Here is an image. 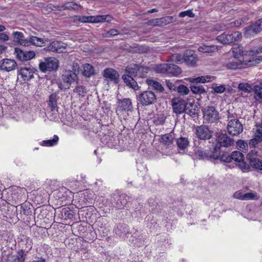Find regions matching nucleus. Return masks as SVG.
I'll return each mask as SVG.
<instances>
[{
  "label": "nucleus",
  "instance_id": "obj_31",
  "mask_svg": "<svg viewBox=\"0 0 262 262\" xmlns=\"http://www.w3.org/2000/svg\"><path fill=\"white\" fill-rule=\"evenodd\" d=\"M213 77H212L213 78ZM211 76L207 75L205 76H199L196 78H188L187 80L189 82H196L200 83H204L211 80Z\"/></svg>",
  "mask_w": 262,
  "mask_h": 262
},
{
  "label": "nucleus",
  "instance_id": "obj_9",
  "mask_svg": "<svg viewBox=\"0 0 262 262\" xmlns=\"http://www.w3.org/2000/svg\"><path fill=\"white\" fill-rule=\"evenodd\" d=\"M227 129L230 135L237 136L243 132V126L237 119H232L228 121Z\"/></svg>",
  "mask_w": 262,
  "mask_h": 262
},
{
  "label": "nucleus",
  "instance_id": "obj_50",
  "mask_svg": "<svg viewBox=\"0 0 262 262\" xmlns=\"http://www.w3.org/2000/svg\"><path fill=\"white\" fill-rule=\"evenodd\" d=\"M148 203L150 207L151 208V210L152 211L158 212L160 211V205L158 203H156L154 199H149L148 200Z\"/></svg>",
  "mask_w": 262,
  "mask_h": 262
},
{
  "label": "nucleus",
  "instance_id": "obj_15",
  "mask_svg": "<svg viewBox=\"0 0 262 262\" xmlns=\"http://www.w3.org/2000/svg\"><path fill=\"white\" fill-rule=\"evenodd\" d=\"M199 106V103L187 102L184 113L192 118L198 117L200 111Z\"/></svg>",
  "mask_w": 262,
  "mask_h": 262
},
{
  "label": "nucleus",
  "instance_id": "obj_57",
  "mask_svg": "<svg viewBox=\"0 0 262 262\" xmlns=\"http://www.w3.org/2000/svg\"><path fill=\"white\" fill-rule=\"evenodd\" d=\"M247 20H248V19H247L246 18H242L241 19L236 20L234 22L231 23L230 24V27H238L241 26L242 25L245 24Z\"/></svg>",
  "mask_w": 262,
  "mask_h": 262
},
{
  "label": "nucleus",
  "instance_id": "obj_33",
  "mask_svg": "<svg viewBox=\"0 0 262 262\" xmlns=\"http://www.w3.org/2000/svg\"><path fill=\"white\" fill-rule=\"evenodd\" d=\"M115 233L121 236L123 235H126L129 233V229L127 226L126 224H120L114 229Z\"/></svg>",
  "mask_w": 262,
  "mask_h": 262
},
{
  "label": "nucleus",
  "instance_id": "obj_24",
  "mask_svg": "<svg viewBox=\"0 0 262 262\" xmlns=\"http://www.w3.org/2000/svg\"><path fill=\"white\" fill-rule=\"evenodd\" d=\"M59 10H73L75 11H78L80 9H81L82 7L76 3L74 2H67L64 3L63 5L58 6Z\"/></svg>",
  "mask_w": 262,
  "mask_h": 262
},
{
  "label": "nucleus",
  "instance_id": "obj_18",
  "mask_svg": "<svg viewBox=\"0 0 262 262\" xmlns=\"http://www.w3.org/2000/svg\"><path fill=\"white\" fill-rule=\"evenodd\" d=\"M34 70L29 68H21L18 72V74L20 76L23 80L26 82L34 78Z\"/></svg>",
  "mask_w": 262,
  "mask_h": 262
},
{
  "label": "nucleus",
  "instance_id": "obj_38",
  "mask_svg": "<svg viewBox=\"0 0 262 262\" xmlns=\"http://www.w3.org/2000/svg\"><path fill=\"white\" fill-rule=\"evenodd\" d=\"M189 142L187 138L181 137L177 140V144L180 149L184 150L188 146Z\"/></svg>",
  "mask_w": 262,
  "mask_h": 262
},
{
  "label": "nucleus",
  "instance_id": "obj_8",
  "mask_svg": "<svg viewBox=\"0 0 262 262\" xmlns=\"http://www.w3.org/2000/svg\"><path fill=\"white\" fill-rule=\"evenodd\" d=\"M231 160H233L236 163L238 167L243 172H248L250 170V167L244 161V156L239 151H234L231 155Z\"/></svg>",
  "mask_w": 262,
  "mask_h": 262
},
{
  "label": "nucleus",
  "instance_id": "obj_43",
  "mask_svg": "<svg viewBox=\"0 0 262 262\" xmlns=\"http://www.w3.org/2000/svg\"><path fill=\"white\" fill-rule=\"evenodd\" d=\"M238 89L245 93H250L253 91V88L248 83H240L238 84Z\"/></svg>",
  "mask_w": 262,
  "mask_h": 262
},
{
  "label": "nucleus",
  "instance_id": "obj_16",
  "mask_svg": "<svg viewBox=\"0 0 262 262\" xmlns=\"http://www.w3.org/2000/svg\"><path fill=\"white\" fill-rule=\"evenodd\" d=\"M183 59L187 65L194 67L196 65L198 57L193 51L187 50L183 55Z\"/></svg>",
  "mask_w": 262,
  "mask_h": 262
},
{
  "label": "nucleus",
  "instance_id": "obj_23",
  "mask_svg": "<svg viewBox=\"0 0 262 262\" xmlns=\"http://www.w3.org/2000/svg\"><path fill=\"white\" fill-rule=\"evenodd\" d=\"M62 80L64 83H69L71 86L72 82L78 81V76H76L74 73H72L71 70L66 71L62 76Z\"/></svg>",
  "mask_w": 262,
  "mask_h": 262
},
{
  "label": "nucleus",
  "instance_id": "obj_35",
  "mask_svg": "<svg viewBox=\"0 0 262 262\" xmlns=\"http://www.w3.org/2000/svg\"><path fill=\"white\" fill-rule=\"evenodd\" d=\"M174 137L173 134H165L161 137V142L166 146H170L172 144Z\"/></svg>",
  "mask_w": 262,
  "mask_h": 262
},
{
  "label": "nucleus",
  "instance_id": "obj_60",
  "mask_svg": "<svg viewBox=\"0 0 262 262\" xmlns=\"http://www.w3.org/2000/svg\"><path fill=\"white\" fill-rule=\"evenodd\" d=\"M74 91L77 93L79 96H81L82 97H84L86 94V89L84 86L81 85L77 86L74 90Z\"/></svg>",
  "mask_w": 262,
  "mask_h": 262
},
{
  "label": "nucleus",
  "instance_id": "obj_29",
  "mask_svg": "<svg viewBox=\"0 0 262 262\" xmlns=\"http://www.w3.org/2000/svg\"><path fill=\"white\" fill-rule=\"evenodd\" d=\"M20 207V213L26 215H31L32 211V205L29 202L23 203L16 207Z\"/></svg>",
  "mask_w": 262,
  "mask_h": 262
},
{
  "label": "nucleus",
  "instance_id": "obj_46",
  "mask_svg": "<svg viewBox=\"0 0 262 262\" xmlns=\"http://www.w3.org/2000/svg\"><path fill=\"white\" fill-rule=\"evenodd\" d=\"M183 59V56L180 54H173L167 58V61L168 62H176L178 63L181 62Z\"/></svg>",
  "mask_w": 262,
  "mask_h": 262
},
{
  "label": "nucleus",
  "instance_id": "obj_26",
  "mask_svg": "<svg viewBox=\"0 0 262 262\" xmlns=\"http://www.w3.org/2000/svg\"><path fill=\"white\" fill-rule=\"evenodd\" d=\"M253 50H249L247 51H244L242 46H238L235 48H233V53L235 58H239V55L246 56L248 55H253L256 54L255 53L251 52V51Z\"/></svg>",
  "mask_w": 262,
  "mask_h": 262
},
{
  "label": "nucleus",
  "instance_id": "obj_32",
  "mask_svg": "<svg viewBox=\"0 0 262 262\" xmlns=\"http://www.w3.org/2000/svg\"><path fill=\"white\" fill-rule=\"evenodd\" d=\"M146 82L148 86H151L154 89L160 92H163L164 90L163 86L161 85V84L157 81L154 80L152 79H147L146 80Z\"/></svg>",
  "mask_w": 262,
  "mask_h": 262
},
{
  "label": "nucleus",
  "instance_id": "obj_59",
  "mask_svg": "<svg viewBox=\"0 0 262 262\" xmlns=\"http://www.w3.org/2000/svg\"><path fill=\"white\" fill-rule=\"evenodd\" d=\"M12 37L16 41V42L18 43L23 38H24V35L22 32L15 31L13 32L12 33Z\"/></svg>",
  "mask_w": 262,
  "mask_h": 262
},
{
  "label": "nucleus",
  "instance_id": "obj_10",
  "mask_svg": "<svg viewBox=\"0 0 262 262\" xmlns=\"http://www.w3.org/2000/svg\"><path fill=\"white\" fill-rule=\"evenodd\" d=\"M212 131L206 125L197 126L195 128V134L199 141L209 140L212 137Z\"/></svg>",
  "mask_w": 262,
  "mask_h": 262
},
{
  "label": "nucleus",
  "instance_id": "obj_19",
  "mask_svg": "<svg viewBox=\"0 0 262 262\" xmlns=\"http://www.w3.org/2000/svg\"><path fill=\"white\" fill-rule=\"evenodd\" d=\"M102 75L104 77L114 81L115 83H118L119 81V75L114 69H105L103 71Z\"/></svg>",
  "mask_w": 262,
  "mask_h": 262
},
{
  "label": "nucleus",
  "instance_id": "obj_55",
  "mask_svg": "<svg viewBox=\"0 0 262 262\" xmlns=\"http://www.w3.org/2000/svg\"><path fill=\"white\" fill-rule=\"evenodd\" d=\"M253 91L255 94V97L259 99H262V87L259 85H255L253 87Z\"/></svg>",
  "mask_w": 262,
  "mask_h": 262
},
{
  "label": "nucleus",
  "instance_id": "obj_41",
  "mask_svg": "<svg viewBox=\"0 0 262 262\" xmlns=\"http://www.w3.org/2000/svg\"><path fill=\"white\" fill-rule=\"evenodd\" d=\"M94 23L107 22L109 23L111 21L112 17L111 15H97L94 16Z\"/></svg>",
  "mask_w": 262,
  "mask_h": 262
},
{
  "label": "nucleus",
  "instance_id": "obj_28",
  "mask_svg": "<svg viewBox=\"0 0 262 262\" xmlns=\"http://www.w3.org/2000/svg\"><path fill=\"white\" fill-rule=\"evenodd\" d=\"M248 161L250 168L251 167L255 170H262V160L257 157L251 158Z\"/></svg>",
  "mask_w": 262,
  "mask_h": 262
},
{
  "label": "nucleus",
  "instance_id": "obj_14",
  "mask_svg": "<svg viewBox=\"0 0 262 262\" xmlns=\"http://www.w3.org/2000/svg\"><path fill=\"white\" fill-rule=\"evenodd\" d=\"M17 63L15 60L3 59L0 61V69L4 72H10L15 69Z\"/></svg>",
  "mask_w": 262,
  "mask_h": 262
},
{
  "label": "nucleus",
  "instance_id": "obj_22",
  "mask_svg": "<svg viewBox=\"0 0 262 262\" xmlns=\"http://www.w3.org/2000/svg\"><path fill=\"white\" fill-rule=\"evenodd\" d=\"M58 93L55 92L50 94L49 96L48 105L52 111H57V100L58 99Z\"/></svg>",
  "mask_w": 262,
  "mask_h": 262
},
{
  "label": "nucleus",
  "instance_id": "obj_36",
  "mask_svg": "<svg viewBox=\"0 0 262 262\" xmlns=\"http://www.w3.org/2000/svg\"><path fill=\"white\" fill-rule=\"evenodd\" d=\"M216 40L224 45L231 44L230 34H227L225 32L216 37Z\"/></svg>",
  "mask_w": 262,
  "mask_h": 262
},
{
  "label": "nucleus",
  "instance_id": "obj_39",
  "mask_svg": "<svg viewBox=\"0 0 262 262\" xmlns=\"http://www.w3.org/2000/svg\"><path fill=\"white\" fill-rule=\"evenodd\" d=\"M160 26H164L168 25L172 22L176 21V18L174 16H168L159 18Z\"/></svg>",
  "mask_w": 262,
  "mask_h": 262
},
{
  "label": "nucleus",
  "instance_id": "obj_52",
  "mask_svg": "<svg viewBox=\"0 0 262 262\" xmlns=\"http://www.w3.org/2000/svg\"><path fill=\"white\" fill-rule=\"evenodd\" d=\"M62 217L66 219H72L74 216L73 211L69 208H64L61 211Z\"/></svg>",
  "mask_w": 262,
  "mask_h": 262
},
{
  "label": "nucleus",
  "instance_id": "obj_6",
  "mask_svg": "<svg viewBox=\"0 0 262 262\" xmlns=\"http://www.w3.org/2000/svg\"><path fill=\"white\" fill-rule=\"evenodd\" d=\"M217 142L213 146L212 149L217 151V150L222 149V147H227L234 144V140L228 136L226 133H221L219 135L217 138Z\"/></svg>",
  "mask_w": 262,
  "mask_h": 262
},
{
  "label": "nucleus",
  "instance_id": "obj_53",
  "mask_svg": "<svg viewBox=\"0 0 262 262\" xmlns=\"http://www.w3.org/2000/svg\"><path fill=\"white\" fill-rule=\"evenodd\" d=\"M231 35V44L233 43L235 41L241 40L242 37V33L239 31H236L232 33H230Z\"/></svg>",
  "mask_w": 262,
  "mask_h": 262
},
{
  "label": "nucleus",
  "instance_id": "obj_11",
  "mask_svg": "<svg viewBox=\"0 0 262 262\" xmlns=\"http://www.w3.org/2000/svg\"><path fill=\"white\" fill-rule=\"evenodd\" d=\"M173 112L180 114L185 112L187 103L185 100L180 98H173L171 101Z\"/></svg>",
  "mask_w": 262,
  "mask_h": 262
},
{
  "label": "nucleus",
  "instance_id": "obj_63",
  "mask_svg": "<svg viewBox=\"0 0 262 262\" xmlns=\"http://www.w3.org/2000/svg\"><path fill=\"white\" fill-rule=\"evenodd\" d=\"M179 16L180 17H184L186 16H188L189 17L193 18L195 16V15L192 12V10H189L180 12Z\"/></svg>",
  "mask_w": 262,
  "mask_h": 262
},
{
  "label": "nucleus",
  "instance_id": "obj_5",
  "mask_svg": "<svg viewBox=\"0 0 262 262\" xmlns=\"http://www.w3.org/2000/svg\"><path fill=\"white\" fill-rule=\"evenodd\" d=\"M59 67L58 60L54 57H48L39 64V70L43 73L56 71Z\"/></svg>",
  "mask_w": 262,
  "mask_h": 262
},
{
  "label": "nucleus",
  "instance_id": "obj_45",
  "mask_svg": "<svg viewBox=\"0 0 262 262\" xmlns=\"http://www.w3.org/2000/svg\"><path fill=\"white\" fill-rule=\"evenodd\" d=\"M176 91L180 94V95L184 96L188 94L189 93V89L188 88L183 84H179V83L177 86Z\"/></svg>",
  "mask_w": 262,
  "mask_h": 262
},
{
  "label": "nucleus",
  "instance_id": "obj_34",
  "mask_svg": "<svg viewBox=\"0 0 262 262\" xmlns=\"http://www.w3.org/2000/svg\"><path fill=\"white\" fill-rule=\"evenodd\" d=\"M218 50L217 46L214 45H203L200 46L198 51L202 53H210L216 52Z\"/></svg>",
  "mask_w": 262,
  "mask_h": 262
},
{
  "label": "nucleus",
  "instance_id": "obj_2",
  "mask_svg": "<svg viewBox=\"0 0 262 262\" xmlns=\"http://www.w3.org/2000/svg\"><path fill=\"white\" fill-rule=\"evenodd\" d=\"M156 70L158 73H165L173 76H178L182 72L180 67L170 62L157 65Z\"/></svg>",
  "mask_w": 262,
  "mask_h": 262
},
{
  "label": "nucleus",
  "instance_id": "obj_49",
  "mask_svg": "<svg viewBox=\"0 0 262 262\" xmlns=\"http://www.w3.org/2000/svg\"><path fill=\"white\" fill-rule=\"evenodd\" d=\"M191 91L195 94L201 95L206 93V89L204 86H196L195 85H191L190 86Z\"/></svg>",
  "mask_w": 262,
  "mask_h": 262
},
{
  "label": "nucleus",
  "instance_id": "obj_4",
  "mask_svg": "<svg viewBox=\"0 0 262 262\" xmlns=\"http://www.w3.org/2000/svg\"><path fill=\"white\" fill-rule=\"evenodd\" d=\"M137 100L142 106H148L156 102L157 96L152 91L146 90L138 95Z\"/></svg>",
  "mask_w": 262,
  "mask_h": 262
},
{
  "label": "nucleus",
  "instance_id": "obj_30",
  "mask_svg": "<svg viewBox=\"0 0 262 262\" xmlns=\"http://www.w3.org/2000/svg\"><path fill=\"white\" fill-rule=\"evenodd\" d=\"M89 193L88 190L81 192L79 194V202L82 203V205H86L87 203H90L93 199L89 196Z\"/></svg>",
  "mask_w": 262,
  "mask_h": 262
},
{
  "label": "nucleus",
  "instance_id": "obj_56",
  "mask_svg": "<svg viewBox=\"0 0 262 262\" xmlns=\"http://www.w3.org/2000/svg\"><path fill=\"white\" fill-rule=\"evenodd\" d=\"M179 82V81H175L174 83L172 82L170 80H166L165 83L167 87L170 90L176 91L177 86L178 83Z\"/></svg>",
  "mask_w": 262,
  "mask_h": 262
},
{
  "label": "nucleus",
  "instance_id": "obj_3",
  "mask_svg": "<svg viewBox=\"0 0 262 262\" xmlns=\"http://www.w3.org/2000/svg\"><path fill=\"white\" fill-rule=\"evenodd\" d=\"M203 118L207 123L216 122L220 119L218 111L213 106H207L202 110Z\"/></svg>",
  "mask_w": 262,
  "mask_h": 262
},
{
  "label": "nucleus",
  "instance_id": "obj_54",
  "mask_svg": "<svg viewBox=\"0 0 262 262\" xmlns=\"http://www.w3.org/2000/svg\"><path fill=\"white\" fill-rule=\"evenodd\" d=\"M237 193H234L233 196L234 198L241 199V200H249V199H255V194L252 192H248L242 195L241 197L236 196Z\"/></svg>",
  "mask_w": 262,
  "mask_h": 262
},
{
  "label": "nucleus",
  "instance_id": "obj_48",
  "mask_svg": "<svg viewBox=\"0 0 262 262\" xmlns=\"http://www.w3.org/2000/svg\"><path fill=\"white\" fill-rule=\"evenodd\" d=\"M226 67L228 69L236 70L242 68V64L239 61H229L226 63Z\"/></svg>",
  "mask_w": 262,
  "mask_h": 262
},
{
  "label": "nucleus",
  "instance_id": "obj_42",
  "mask_svg": "<svg viewBox=\"0 0 262 262\" xmlns=\"http://www.w3.org/2000/svg\"><path fill=\"white\" fill-rule=\"evenodd\" d=\"M55 43L56 53H60L66 52V47L67 46L66 43L58 40H55Z\"/></svg>",
  "mask_w": 262,
  "mask_h": 262
},
{
  "label": "nucleus",
  "instance_id": "obj_40",
  "mask_svg": "<svg viewBox=\"0 0 262 262\" xmlns=\"http://www.w3.org/2000/svg\"><path fill=\"white\" fill-rule=\"evenodd\" d=\"M94 23L107 22L109 23L111 21L112 17L111 15H97L94 16Z\"/></svg>",
  "mask_w": 262,
  "mask_h": 262
},
{
  "label": "nucleus",
  "instance_id": "obj_58",
  "mask_svg": "<svg viewBox=\"0 0 262 262\" xmlns=\"http://www.w3.org/2000/svg\"><path fill=\"white\" fill-rule=\"evenodd\" d=\"M236 145L238 147V148L241 150H242V149L247 150L248 146H249L248 145V143H247V142H246L245 141H244L243 140H238L236 141Z\"/></svg>",
  "mask_w": 262,
  "mask_h": 262
},
{
  "label": "nucleus",
  "instance_id": "obj_27",
  "mask_svg": "<svg viewBox=\"0 0 262 262\" xmlns=\"http://www.w3.org/2000/svg\"><path fill=\"white\" fill-rule=\"evenodd\" d=\"M81 71L82 75L86 77H90L95 74L94 67L89 63L84 64Z\"/></svg>",
  "mask_w": 262,
  "mask_h": 262
},
{
  "label": "nucleus",
  "instance_id": "obj_20",
  "mask_svg": "<svg viewBox=\"0 0 262 262\" xmlns=\"http://www.w3.org/2000/svg\"><path fill=\"white\" fill-rule=\"evenodd\" d=\"M244 35L247 37H250L254 34H256L260 32L262 29L260 28L259 26L255 21L254 23H252L250 26L246 27L244 29Z\"/></svg>",
  "mask_w": 262,
  "mask_h": 262
},
{
  "label": "nucleus",
  "instance_id": "obj_12",
  "mask_svg": "<svg viewBox=\"0 0 262 262\" xmlns=\"http://www.w3.org/2000/svg\"><path fill=\"white\" fill-rule=\"evenodd\" d=\"M193 144V151L195 155H196L200 159H211V157L212 156V148L210 149V151L206 152L203 151L202 147L200 146L201 145V143L199 140H194Z\"/></svg>",
  "mask_w": 262,
  "mask_h": 262
},
{
  "label": "nucleus",
  "instance_id": "obj_13",
  "mask_svg": "<svg viewBox=\"0 0 262 262\" xmlns=\"http://www.w3.org/2000/svg\"><path fill=\"white\" fill-rule=\"evenodd\" d=\"M211 159L220 160L221 161L226 163H229L231 161V155L222 149L217 151L212 149Z\"/></svg>",
  "mask_w": 262,
  "mask_h": 262
},
{
  "label": "nucleus",
  "instance_id": "obj_64",
  "mask_svg": "<svg viewBox=\"0 0 262 262\" xmlns=\"http://www.w3.org/2000/svg\"><path fill=\"white\" fill-rule=\"evenodd\" d=\"M260 142L255 138H252L249 141L248 145L250 148H256Z\"/></svg>",
  "mask_w": 262,
  "mask_h": 262
},
{
  "label": "nucleus",
  "instance_id": "obj_37",
  "mask_svg": "<svg viewBox=\"0 0 262 262\" xmlns=\"http://www.w3.org/2000/svg\"><path fill=\"white\" fill-rule=\"evenodd\" d=\"M28 249H25L24 250L21 249L20 251H18L17 255L16 256V259H14L13 262H24L25 259L26 254L24 253L25 252L28 253L30 250L32 248V246L31 244H29V246L27 247Z\"/></svg>",
  "mask_w": 262,
  "mask_h": 262
},
{
  "label": "nucleus",
  "instance_id": "obj_25",
  "mask_svg": "<svg viewBox=\"0 0 262 262\" xmlns=\"http://www.w3.org/2000/svg\"><path fill=\"white\" fill-rule=\"evenodd\" d=\"M253 50H249L247 51H244L242 46H238L235 48H233V53L235 58H239V55L246 56L248 55H253L256 54L255 53L251 52V51Z\"/></svg>",
  "mask_w": 262,
  "mask_h": 262
},
{
  "label": "nucleus",
  "instance_id": "obj_47",
  "mask_svg": "<svg viewBox=\"0 0 262 262\" xmlns=\"http://www.w3.org/2000/svg\"><path fill=\"white\" fill-rule=\"evenodd\" d=\"M59 140L58 136L54 135L53 139L44 140L42 141V145L46 146H52L57 144Z\"/></svg>",
  "mask_w": 262,
  "mask_h": 262
},
{
  "label": "nucleus",
  "instance_id": "obj_7",
  "mask_svg": "<svg viewBox=\"0 0 262 262\" xmlns=\"http://www.w3.org/2000/svg\"><path fill=\"white\" fill-rule=\"evenodd\" d=\"M14 54L17 60L25 62L30 60L35 57V53L33 51L27 50L20 48L14 49Z\"/></svg>",
  "mask_w": 262,
  "mask_h": 262
},
{
  "label": "nucleus",
  "instance_id": "obj_44",
  "mask_svg": "<svg viewBox=\"0 0 262 262\" xmlns=\"http://www.w3.org/2000/svg\"><path fill=\"white\" fill-rule=\"evenodd\" d=\"M30 41L31 42V45L37 47H41L45 43L43 38L34 36H30Z\"/></svg>",
  "mask_w": 262,
  "mask_h": 262
},
{
  "label": "nucleus",
  "instance_id": "obj_21",
  "mask_svg": "<svg viewBox=\"0 0 262 262\" xmlns=\"http://www.w3.org/2000/svg\"><path fill=\"white\" fill-rule=\"evenodd\" d=\"M118 110L121 112L129 111L132 109V104L131 100L129 98H125L122 100H118Z\"/></svg>",
  "mask_w": 262,
  "mask_h": 262
},
{
  "label": "nucleus",
  "instance_id": "obj_51",
  "mask_svg": "<svg viewBox=\"0 0 262 262\" xmlns=\"http://www.w3.org/2000/svg\"><path fill=\"white\" fill-rule=\"evenodd\" d=\"M76 17L77 18V20L81 23H94V16H76Z\"/></svg>",
  "mask_w": 262,
  "mask_h": 262
},
{
  "label": "nucleus",
  "instance_id": "obj_61",
  "mask_svg": "<svg viewBox=\"0 0 262 262\" xmlns=\"http://www.w3.org/2000/svg\"><path fill=\"white\" fill-rule=\"evenodd\" d=\"M147 26H160V19L159 18H154V19H151L148 20L147 22L145 23Z\"/></svg>",
  "mask_w": 262,
  "mask_h": 262
},
{
  "label": "nucleus",
  "instance_id": "obj_1",
  "mask_svg": "<svg viewBox=\"0 0 262 262\" xmlns=\"http://www.w3.org/2000/svg\"><path fill=\"white\" fill-rule=\"evenodd\" d=\"M148 69L147 67L137 64L128 66L125 68V72L128 74H124L122 78L127 86L136 90L138 89V85L134 77H136L138 73L140 74V77L144 76L145 74L147 73Z\"/></svg>",
  "mask_w": 262,
  "mask_h": 262
},
{
  "label": "nucleus",
  "instance_id": "obj_17",
  "mask_svg": "<svg viewBox=\"0 0 262 262\" xmlns=\"http://www.w3.org/2000/svg\"><path fill=\"white\" fill-rule=\"evenodd\" d=\"M132 200L131 198L127 196L126 194H121L116 196L115 199L114 206L119 209H121L125 207L128 202Z\"/></svg>",
  "mask_w": 262,
  "mask_h": 262
},
{
  "label": "nucleus",
  "instance_id": "obj_62",
  "mask_svg": "<svg viewBox=\"0 0 262 262\" xmlns=\"http://www.w3.org/2000/svg\"><path fill=\"white\" fill-rule=\"evenodd\" d=\"M212 89L215 93L220 94L223 93L225 91V88L224 85H220L217 86L216 84H213L212 85Z\"/></svg>",
  "mask_w": 262,
  "mask_h": 262
}]
</instances>
